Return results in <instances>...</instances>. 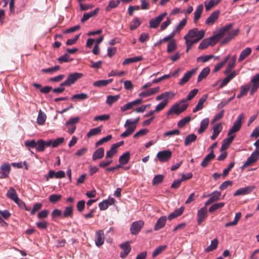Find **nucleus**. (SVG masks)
<instances>
[{
  "label": "nucleus",
  "mask_w": 259,
  "mask_h": 259,
  "mask_svg": "<svg viewBox=\"0 0 259 259\" xmlns=\"http://www.w3.org/2000/svg\"><path fill=\"white\" fill-rule=\"evenodd\" d=\"M232 24H228L215 32L213 34V37L215 38L217 42L223 39L221 44L224 45L237 35L239 32V29L238 28L232 29Z\"/></svg>",
  "instance_id": "nucleus-1"
},
{
  "label": "nucleus",
  "mask_w": 259,
  "mask_h": 259,
  "mask_svg": "<svg viewBox=\"0 0 259 259\" xmlns=\"http://www.w3.org/2000/svg\"><path fill=\"white\" fill-rule=\"evenodd\" d=\"M204 30H199L198 28H194L190 30L184 38L192 40V41L196 43L204 37Z\"/></svg>",
  "instance_id": "nucleus-2"
},
{
  "label": "nucleus",
  "mask_w": 259,
  "mask_h": 259,
  "mask_svg": "<svg viewBox=\"0 0 259 259\" xmlns=\"http://www.w3.org/2000/svg\"><path fill=\"white\" fill-rule=\"evenodd\" d=\"M25 146L29 150L30 148H35L37 152H42L45 150L44 141L39 139L37 141L34 140H27L25 142Z\"/></svg>",
  "instance_id": "nucleus-3"
},
{
  "label": "nucleus",
  "mask_w": 259,
  "mask_h": 259,
  "mask_svg": "<svg viewBox=\"0 0 259 259\" xmlns=\"http://www.w3.org/2000/svg\"><path fill=\"white\" fill-rule=\"evenodd\" d=\"M244 118V115L243 113L240 114L237 118L236 120L234 121L232 127L230 129L228 132V136H235L234 133L238 132L241 127L242 121Z\"/></svg>",
  "instance_id": "nucleus-4"
},
{
  "label": "nucleus",
  "mask_w": 259,
  "mask_h": 259,
  "mask_svg": "<svg viewBox=\"0 0 259 259\" xmlns=\"http://www.w3.org/2000/svg\"><path fill=\"white\" fill-rule=\"evenodd\" d=\"M244 118V115L243 113L240 114L237 118L236 120L234 121L232 127L230 129L228 132V136H235L234 133L238 132L241 127L242 121Z\"/></svg>",
  "instance_id": "nucleus-5"
},
{
  "label": "nucleus",
  "mask_w": 259,
  "mask_h": 259,
  "mask_svg": "<svg viewBox=\"0 0 259 259\" xmlns=\"http://www.w3.org/2000/svg\"><path fill=\"white\" fill-rule=\"evenodd\" d=\"M188 107V104L183 103L176 104L173 105L167 112V115H170L172 114L179 115L186 110Z\"/></svg>",
  "instance_id": "nucleus-6"
},
{
  "label": "nucleus",
  "mask_w": 259,
  "mask_h": 259,
  "mask_svg": "<svg viewBox=\"0 0 259 259\" xmlns=\"http://www.w3.org/2000/svg\"><path fill=\"white\" fill-rule=\"evenodd\" d=\"M83 76V74L79 72H74L69 74L66 79L63 82L67 87H70Z\"/></svg>",
  "instance_id": "nucleus-7"
},
{
  "label": "nucleus",
  "mask_w": 259,
  "mask_h": 259,
  "mask_svg": "<svg viewBox=\"0 0 259 259\" xmlns=\"http://www.w3.org/2000/svg\"><path fill=\"white\" fill-rule=\"evenodd\" d=\"M259 158V151L255 150L251 154V155L247 159L244 164L241 166L242 170H243L246 167L252 165L255 163Z\"/></svg>",
  "instance_id": "nucleus-8"
},
{
  "label": "nucleus",
  "mask_w": 259,
  "mask_h": 259,
  "mask_svg": "<svg viewBox=\"0 0 259 259\" xmlns=\"http://www.w3.org/2000/svg\"><path fill=\"white\" fill-rule=\"evenodd\" d=\"M80 120V118L78 116L70 118L66 122V126L68 128V133L71 135L75 131L76 126L75 124L77 123Z\"/></svg>",
  "instance_id": "nucleus-9"
},
{
  "label": "nucleus",
  "mask_w": 259,
  "mask_h": 259,
  "mask_svg": "<svg viewBox=\"0 0 259 259\" xmlns=\"http://www.w3.org/2000/svg\"><path fill=\"white\" fill-rule=\"evenodd\" d=\"M171 156L172 152L169 150L159 151L156 155L157 159L161 163L168 161L171 158Z\"/></svg>",
  "instance_id": "nucleus-10"
},
{
  "label": "nucleus",
  "mask_w": 259,
  "mask_h": 259,
  "mask_svg": "<svg viewBox=\"0 0 259 259\" xmlns=\"http://www.w3.org/2000/svg\"><path fill=\"white\" fill-rule=\"evenodd\" d=\"M6 196L13 200L16 203L20 206H21L22 204H24L23 202L19 198L15 189L12 187H10L7 192Z\"/></svg>",
  "instance_id": "nucleus-11"
},
{
  "label": "nucleus",
  "mask_w": 259,
  "mask_h": 259,
  "mask_svg": "<svg viewBox=\"0 0 259 259\" xmlns=\"http://www.w3.org/2000/svg\"><path fill=\"white\" fill-rule=\"evenodd\" d=\"M207 217V209L205 206H203L199 209L197 213V221L198 225L201 223L206 219Z\"/></svg>",
  "instance_id": "nucleus-12"
},
{
  "label": "nucleus",
  "mask_w": 259,
  "mask_h": 259,
  "mask_svg": "<svg viewBox=\"0 0 259 259\" xmlns=\"http://www.w3.org/2000/svg\"><path fill=\"white\" fill-rule=\"evenodd\" d=\"M166 15L167 13L164 12L155 18L151 19L149 21V27L152 28H156Z\"/></svg>",
  "instance_id": "nucleus-13"
},
{
  "label": "nucleus",
  "mask_w": 259,
  "mask_h": 259,
  "mask_svg": "<svg viewBox=\"0 0 259 259\" xmlns=\"http://www.w3.org/2000/svg\"><path fill=\"white\" fill-rule=\"evenodd\" d=\"M217 41L214 37H213V35L208 38L205 39L203 40L199 44L198 48L200 50H203L206 49L209 46H213L216 43Z\"/></svg>",
  "instance_id": "nucleus-14"
},
{
  "label": "nucleus",
  "mask_w": 259,
  "mask_h": 259,
  "mask_svg": "<svg viewBox=\"0 0 259 259\" xmlns=\"http://www.w3.org/2000/svg\"><path fill=\"white\" fill-rule=\"evenodd\" d=\"M144 225V222L141 220L133 223L130 228L131 233L134 235L137 234L140 231Z\"/></svg>",
  "instance_id": "nucleus-15"
},
{
  "label": "nucleus",
  "mask_w": 259,
  "mask_h": 259,
  "mask_svg": "<svg viewBox=\"0 0 259 259\" xmlns=\"http://www.w3.org/2000/svg\"><path fill=\"white\" fill-rule=\"evenodd\" d=\"M95 244L99 247L104 243L105 236L104 231L101 230L97 231L95 233Z\"/></svg>",
  "instance_id": "nucleus-16"
},
{
  "label": "nucleus",
  "mask_w": 259,
  "mask_h": 259,
  "mask_svg": "<svg viewBox=\"0 0 259 259\" xmlns=\"http://www.w3.org/2000/svg\"><path fill=\"white\" fill-rule=\"evenodd\" d=\"M251 88L250 94L252 95L259 88V73L254 75L250 80Z\"/></svg>",
  "instance_id": "nucleus-17"
},
{
  "label": "nucleus",
  "mask_w": 259,
  "mask_h": 259,
  "mask_svg": "<svg viewBox=\"0 0 259 259\" xmlns=\"http://www.w3.org/2000/svg\"><path fill=\"white\" fill-rule=\"evenodd\" d=\"M142 99H136L130 102H128L123 106L120 107V110L122 112H124L127 110H130L133 108L135 106L138 105L142 103Z\"/></svg>",
  "instance_id": "nucleus-18"
},
{
  "label": "nucleus",
  "mask_w": 259,
  "mask_h": 259,
  "mask_svg": "<svg viewBox=\"0 0 259 259\" xmlns=\"http://www.w3.org/2000/svg\"><path fill=\"white\" fill-rule=\"evenodd\" d=\"M255 186H249L244 188H241L237 190H236L233 195L234 196H239V195H244L250 193L251 191H252L255 189Z\"/></svg>",
  "instance_id": "nucleus-19"
},
{
  "label": "nucleus",
  "mask_w": 259,
  "mask_h": 259,
  "mask_svg": "<svg viewBox=\"0 0 259 259\" xmlns=\"http://www.w3.org/2000/svg\"><path fill=\"white\" fill-rule=\"evenodd\" d=\"M119 246L122 250L120 253V256L123 258H125L131 250V247L130 243L128 242H125L120 244Z\"/></svg>",
  "instance_id": "nucleus-20"
},
{
  "label": "nucleus",
  "mask_w": 259,
  "mask_h": 259,
  "mask_svg": "<svg viewBox=\"0 0 259 259\" xmlns=\"http://www.w3.org/2000/svg\"><path fill=\"white\" fill-rule=\"evenodd\" d=\"M159 91H160V88L158 87L153 88H151L146 91H143V92H141L139 94V96L141 98H146V97L152 96L156 93H158L159 92Z\"/></svg>",
  "instance_id": "nucleus-21"
},
{
  "label": "nucleus",
  "mask_w": 259,
  "mask_h": 259,
  "mask_svg": "<svg viewBox=\"0 0 259 259\" xmlns=\"http://www.w3.org/2000/svg\"><path fill=\"white\" fill-rule=\"evenodd\" d=\"M220 13V12L219 10H216L213 12L206 20L205 24L208 25H211L213 24L214 22L218 20Z\"/></svg>",
  "instance_id": "nucleus-22"
},
{
  "label": "nucleus",
  "mask_w": 259,
  "mask_h": 259,
  "mask_svg": "<svg viewBox=\"0 0 259 259\" xmlns=\"http://www.w3.org/2000/svg\"><path fill=\"white\" fill-rule=\"evenodd\" d=\"M196 71V69H193L190 71H187L183 76V77L180 80L179 84L180 85H183L186 82H187L192 76L195 74Z\"/></svg>",
  "instance_id": "nucleus-23"
},
{
  "label": "nucleus",
  "mask_w": 259,
  "mask_h": 259,
  "mask_svg": "<svg viewBox=\"0 0 259 259\" xmlns=\"http://www.w3.org/2000/svg\"><path fill=\"white\" fill-rule=\"evenodd\" d=\"M167 218L165 215L160 217L156 222L154 230L155 231H158L163 228L165 225Z\"/></svg>",
  "instance_id": "nucleus-24"
},
{
  "label": "nucleus",
  "mask_w": 259,
  "mask_h": 259,
  "mask_svg": "<svg viewBox=\"0 0 259 259\" xmlns=\"http://www.w3.org/2000/svg\"><path fill=\"white\" fill-rule=\"evenodd\" d=\"M1 171L2 172L0 178L4 179L9 176V173L11 170V167L8 163H4L1 166Z\"/></svg>",
  "instance_id": "nucleus-25"
},
{
  "label": "nucleus",
  "mask_w": 259,
  "mask_h": 259,
  "mask_svg": "<svg viewBox=\"0 0 259 259\" xmlns=\"http://www.w3.org/2000/svg\"><path fill=\"white\" fill-rule=\"evenodd\" d=\"M99 11V8H97L94 11L85 13L83 15L82 18L81 19V22L82 23H84L88 20H89L91 17L96 16Z\"/></svg>",
  "instance_id": "nucleus-26"
},
{
  "label": "nucleus",
  "mask_w": 259,
  "mask_h": 259,
  "mask_svg": "<svg viewBox=\"0 0 259 259\" xmlns=\"http://www.w3.org/2000/svg\"><path fill=\"white\" fill-rule=\"evenodd\" d=\"M228 137L224 139L221 148V151H223L228 149L235 138V136H228Z\"/></svg>",
  "instance_id": "nucleus-27"
},
{
  "label": "nucleus",
  "mask_w": 259,
  "mask_h": 259,
  "mask_svg": "<svg viewBox=\"0 0 259 259\" xmlns=\"http://www.w3.org/2000/svg\"><path fill=\"white\" fill-rule=\"evenodd\" d=\"M114 199L111 198L109 199L104 200L99 203V207L100 210H104L108 208L109 205H112L114 203Z\"/></svg>",
  "instance_id": "nucleus-28"
},
{
  "label": "nucleus",
  "mask_w": 259,
  "mask_h": 259,
  "mask_svg": "<svg viewBox=\"0 0 259 259\" xmlns=\"http://www.w3.org/2000/svg\"><path fill=\"white\" fill-rule=\"evenodd\" d=\"M215 157V155L213 153V151L211 150L210 152L207 154L203 159L201 163V165L203 167H206L209 163Z\"/></svg>",
  "instance_id": "nucleus-29"
},
{
  "label": "nucleus",
  "mask_w": 259,
  "mask_h": 259,
  "mask_svg": "<svg viewBox=\"0 0 259 259\" xmlns=\"http://www.w3.org/2000/svg\"><path fill=\"white\" fill-rule=\"evenodd\" d=\"M236 55H234L231 57V59L228 62L227 67L224 71L225 74H228L231 71L232 69L235 67L236 64Z\"/></svg>",
  "instance_id": "nucleus-30"
},
{
  "label": "nucleus",
  "mask_w": 259,
  "mask_h": 259,
  "mask_svg": "<svg viewBox=\"0 0 259 259\" xmlns=\"http://www.w3.org/2000/svg\"><path fill=\"white\" fill-rule=\"evenodd\" d=\"M207 98V95H204L202 98H201L196 107L193 109V112L195 113L203 108V104L206 101Z\"/></svg>",
  "instance_id": "nucleus-31"
},
{
  "label": "nucleus",
  "mask_w": 259,
  "mask_h": 259,
  "mask_svg": "<svg viewBox=\"0 0 259 259\" xmlns=\"http://www.w3.org/2000/svg\"><path fill=\"white\" fill-rule=\"evenodd\" d=\"M252 50L250 48L247 47L242 50L240 53L238 58V62H241L251 53Z\"/></svg>",
  "instance_id": "nucleus-32"
},
{
  "label": "nucleus",
  "mask_w": 259,
  "mask_h": 259,
  "mask_svg": "<svg viewBox=\"0 0 259 259\" xmlns=\"http://www.w3.org/2000/svg\"><path fill=\"white\" fill-rule=\"evenodd\" d=\"M184 210V207L183 206H182L180 208L176 209L175 211H174L172 212H171L168 215V219L169 220H171L178 217L180 216L183 213Z\"/></svg>",
  "instance_id": "nucleus-33"
},
{
  "label": "nucleus",
  "mask_w": 259,
  "mask_h": 259,
  "mask_svg": "<svg viewBox=\"0 0 259 259\" xmlns=\"http://www.w3.org/2000/svg\"><path fill=\"white\" fill-rule=\"evenodd\" d=\"M104 155V149L101 147L96 150L93 154L92 159L94 161L101 159Z\"/></svg>",
  "instance_id": "nucleus-34"
},
{
  "label": "nucleus",
  "mask_w": 259,
  "mask_h": 259,
  "mask_svg": "<svg viewBox=\"0 0 259 259\" xmlns=\"http://www.w3.org/2000/svg\"><path fill=\"white\" fill-rule=\"evenodd\" d=\"M203 10V6L202 4L198 5L194 12V22L196 23L200 19Z\"/></svg>",
  "instance_id": "nucleus-35"
},
{
  "label": "nucleus",
  "mask_w": 259,
  "mask_h": 259,
  "mask_svg": "<svg viewBox=\"0 0 259 259\" xmlns=\"http://www.w3.org/2000/svg\"><path fill=\"white\" fill-rule=\"evenodd\" d=\"M236 75L237 72L236 71H234L232 73H231L222 81V83L220 86V88H222L224 86L226 85L230 81L231 79H232L235 76H236Z\"/></svg>",
  "instance_id": "nucleus-36"
},
{
  "label": "nucleus",
  "mask_w": 259,
  "mask_h": 259,
  "mask_svg": "<svg viewBox=\"0 0 259 259\" xmlns=\"http://www.w3.org/2000/svg\"><path fill=\"white\" fill-rule=\"evenodd\" d=\"M222 0H210L204 2L205 10L206 11L217 6Z\"/></svg>",
  "instance_id": "nucleus-37"
},
{
  "label": "nucleus",
  "mask_w": 259,
  "mask_h": 259,
  "mask_svg": "<svg viewBox=\"0 0 259 259\" xmlns=\"http://www.w3.org/2000/svg\"><path fill=\"white\" fill-rule=\"evenodd\" d=\"M130 159V153L129 152H126L119 157V162L121 165H124L128 162Z\"/></svg>",
  "instance_id": "nucleus-38"
},
{
  "label": "nucleus",
  "mask_w": 259,
  "mask_h": 259,
  "mask_svg": "<svg viewBox=\"0 0 259 259\" xmlns=\"http://www.w3.org/2000/svg\"><path fill=\"white\" fill-rule=\"evenodd\" d=\"M209 124V118H206L203 119L200 123V126L198 130V133L199 134H201L203 132H204L205 130L207 128Z\"/></svg>",
  "instance_id": "nucleus-39"
},
{
  "label": "nucleus",
  "mask_w": 259,
  "mask_h": 259,
  "mask_svg": "<svg viewBox=\"0 0 259 259\" xmlns=\"http://www.w3.org/2000/svg\"><path fill=\"white\" fill-rule=\"evenodd\" d=\"M143 59V58L142 56H137L132 58H126L124 60V61L122 62L123 65H126L130 64H132L133 63L137 62L140 61H141Z\"/></svg>",
  "instance_id": "nucleus-40"
},
{
  "label": "nucleus",
  "mask_w": 259,
  "mask_h": 259,
  "mask_svg": "<svg viewBox=\"0 0 259 259\" xmlns=\"http://www.w3.org/2000/svg\"><path fill=\"white\" fill-rule=\"evenodd\" d=\"M210 68L208 67L203 68L198 76L197 81L200 82L206 78L210 73Z\"/></svg>",
  "instance_id": "nucleus-41"
},
{
  "label": "nucleus",
  "mask_w": 259,
  "mask_h": 259,
  "mask_svg": "<svg viewBox=\"0 0 259 259\" xmlns=\"http://www.w3.org/2000/svg\"><path fill=\"white\" fill-rule=\"evenodd\" d=\"M120 3V0H111L109 2L108 5L106 7V11L109 12L111 9L115 8L118 6Z\"/></svg>",
  "instance_id": "nucleus-42"
},
{
  "label": "nucleus",
  "mask_w": 259,
  "mask_h": 259,
  "mask_svg": "<svg viewBox=\"0 0 259 259\" xmlns=\"http://www.w3.org/2000/svg\"><path fill=\"white\" fill-rule=\"evenodd\" d=\"M102 130V126H99L96 128L91 129L87 133V136L88 138H90L92 136L99 135Z\"/></svg>",
  "instance_id": "nucleus-43"
},
{
  "label": "nucleus",
  "mask_w": 259,
  "mask_h": 259,
  "mask_svg": "<svg viewBox=\"0 0 259 259\" xmlns=\"http://www.w3.org/2000/svg\"><path fill=\"white\" fill-rule=\"evenodd\" d=\"M125 127L126 128V130L120 135V137L122 138L128 137L131 135H132L135 131V126H131V125H128L127 126Z\"/></svg>",
  "instance_id": "nucleus-44"
},
{
  "label": "nucleus",
  "mask_w": 259,
  "mask_h": 259,
  "mask_svg": "<svg viewBox=\"0 0 259 259\" xmlns=\"http://www.w3.org/2000/svg\"><path fill=\"white\" fill-rule=\"evenodd\" d=\"M231 56L230 55H227L223 61L222 62L217 64L214 68L213 72H218L219 70H220L223 66L226 63V62L228 61L229 59L230 58Z\"/></svg>",
  "instance_id": "nucleus-45"
},
{
  "label": "nucleus",
  "mask_w": 259,
  "mask_h": 259,
  "mask_svg": "<svg viewBox=\"0 0 259 259\" xmlns=\"http://www.w3.org/2000/svg\"><path fill=\"white\" fill-rule=\"evenodd\" d=\"M141 22L140 19L138 17H135L131 22L130 24V29L131 30H134L138 28L141 24Z\"/></svg>",
  "instance_id": "nucleus-46"
},
{
  "label": "nucleus",
  "mask_w": 259,
  "mask_h": 259,
  "mask_svg": "<svg viewBox=\"0 0 259 259\" xmlns=\"http://www.w3.org/2000/svg\"><path fill=\"white\" fill-rule=\"evenodd\" d=\"M197 139V136L194 134H191L187 136L185 139L184 144L185 145L187 146L191 144L192 142H194Z\"/></svg>",
  "instance_id": "nucleus-47"
},
{
  "label": "nucleus",
  "mask_w": 259,
  "mask_h": 259,
  "mask_svg": "<svg viewBox=\"0 0 259 259\" xmlns=\"http://www.w3.org/2000/svg\"><path fill=\"white\" fill-rule=\"evenodd\" d=\"M46 118L47 116L45 113L42 112L41 110H39L37 118V123L39 125H42L45 123Z\"/></svg>",
  "instance_id": "nucleus-48"
},
{
  "label": "nucleus",
  "mask_w": 259,
  "mask_h": 259,
  "mask_svg": "<svg viewBox=\"0 0 259 259\" xmlns=\"http://www.w3.org/2000/svg\"><path fill=\"white\" fill-rule=\"evenodd\" d=\"M112 79H109L107 80H100L97 81H95L94 83V85L95 87H104L111 83L112 81Z\"/></svg>",
  "instance_id": "nucleus-49"
},
{
  "label": "nucleus",
  "mask_w": 259,
  "mask_h": 259,
  "mask_svg": "<svg viewBox=\"0 0 259 259\" xmlns=\"http://www.w3.org/2000/svg\"><path fill=\"white\" fill-rule=\"evenodd\" d=\"M177 48L176 41L174 39L170 40L168 45L167 48V52L170 53L175 51Z\"/></svg>",
  "instance_id": "nucleus-50"
},
{
  "label": "nucleus",
  "mask_w": 259,
  "mask_h": 259,
  "mask_svg": "<svg viewBox=\"0 0 259 259\" xmlns=\"http://www.w3.org/2000/svg\"><path fill=\"white\" fill-rule=\"evenodd\" d=\"M73 217V207L72 206H67L65 208L63 213V218H72Z\"/></svg>",
  "instance_id": "nucleus-51"
},
{
  "label": "nucleus",
  "mask_w": 259,
  "mask_h": 259,
  "mask_svg": "<svg viewBox=\"0 0 259 259\" xmlns=\"http://www.w3.org/2000/svg\"><path fill=\"white\" fill-rule=\"evenodd\" d=\"M88 98V96L87 94L85 93H80L78 94H75L72 96L71 98V100L72 101L79 100H84Z\"/></svg>",
  "instance_id": "nucleus-52"
},
{
  "label": "nucleus",
  "mask_w": 259,
  "mask_h": 259,
  "mask_svg": "<svg viewBox=\"0 0 259 259\" xmlns=\"http://www.w3.org/2000/svg\"><path fill=\"white\" fill-rule=\"evenodd\" d=\"M221 193L218 191H215L209 195V199L213 202H215L220 199Z\"/></svg>",
  "instance_id": "nucleus-53"
},
{
  "label": "nucleus",
  "mask_w": 259,
  "mask_h": 259,
  "mask_svg": "<svg viewBox=\"0 0 259 259\" xmlns=\"http://www.w3.org/2000/svg\"><path fill=\"white\" fill-rule=\"evenodd\" d=\"M198 89H195L191 90L188 94L187 97L186 99H183L181 101L182 103H185L187 101H189L192 99L198 93Z\"/></svg>",
  "instance_id": "nucleus-54"
},
{
  "label": "nucleus",
  "mask_w": 259,
  "mask_h": 259,
  "mask_svg": "<svg viewBox=\"0 0 259 259\" xmlns=\"http://www.w3.org/2000/svg\"><path fill=\"white\" fill-rule=\"evenodd\" d=\"M166 245H161L156 248L152 253V257L155 258L161 253L166 249Z\"/></svg>",
  "instance_id": "nucleus-55"
},
{
  "label": "nucleus",
  "mask_w": 259,
  "mask_h": 259,
  "mask_svg": "<svg viewBox=\"0 0 259 259\" xmlns=\"http://www.w3.org/2000/svg\"><path fill=\"white\" fill-rule=\"evenodd\" d=\"M139 120L140 117H137L134 120L127 119L124 123V127H126L128 125H131V126H135L136 130L137 127V124L139 121Z\"/></svg>",
  "instance_id": "nucleus-56"
},
{
  "label": "nucleus",
  "mask_w": 259,
  "mask_h": 259,
  "mask_svg": "<svg viewBox=\"0 0 259 259\" xmlns=\"http://www.w3.org/2000/svg\"><path fill=\"white\" fill-rule=\"evenodd\" d=\"M167 104L168 101L166 100H164L155 107L154 111L158 113L162 111L167 106Z\"/></svg>",
  "instance_id": "nucleus-57"
},
{
  "label": "nucleus",
  "mask_w": 259,
  "mask_h": 259,
  "mask_svg": "<svg viewBox=\"0 0 259 259\" xmlns=\"http://www.w3.org/2000/svg\"><path fill=\"white\" fill-rule=\"evenodd\" d=\"M218 245V240L217 239H214L211 241V244L205 249L206 252H209L215 249Z\"/></svg>",
  "instance_id": "nucleus-58"
},
{
  "label": "nucleus",
  "mask_w": 259,
  "mask_h": 259,
  "mask_svg": "<svg viewBox=\"0 0 259 259\" xmlns=\"http://www.w3.org/2000/svg\"><path fill=\"white\" fill-rule=\"evenodd\" d=\"M119 95L108 96L106 100V103L109 105H111L113 103L116 102L119 98Z\"/></svg>",
  "instance_id": "nucleus-59"
},
{
  "label": "nucleus",
  "mask_w": 259,
  "mask_h": 259,
  "mask_svg": "<svg viewBox=\"0 0 259 259\" xmlns=\"http://www.w3.org/2000/svg\"><path fill=\"white\" fill-rule=\"evenodd\" d=\"M60 69V67L58 65L55 66L53 67L42 69L41 72L43 73H49L53 74L54 72H56Z\"/></svg>",
  "instance_id": "nucleus-60"
},
{
  "label": "nucleus",
  "mask_w": 259,
  "mask_h": 259,
  "mask_svg": "<svg viewBox=\"0 0 259 259\" xmlns=\"http://www.w3.org/2000/svg\"><path fill=\"white\" fill-rule=\"evenodd\" d=\"M225 205L224 202H219L213 204L209 208V211L210 212H213L216 210L223 207Z\"/></svg>",
  "instance_id": "nucleus-61"
},
{
  "label": "nucleus",
  "mask_w": 259,
  "mask_h": 259,
  "mask_svg": "<svg viewBox=\"0 0 259 259\" xmlns=\"http://www.w3.org/2000/svg\"><path fill=\"white\" fill-rule=\"evenodd\" d=\"M61 198L62 196L61 195L52 194L49 196V200L51 202L55 203L61 200Z\"/></svg>",
  "instance_id": "nucleus-62"
},
{
  "label": "nucleus",
  "mask_w": 259,
  "mask_h": 259,
  "mask_svg": "<svg viewBox=\"0 0 259 259\" xmlns=\"http://www.w3.org/2000/svg\"><path fill=\"white\" fill-rule=\"evenodd\" d=\"M163 176L162 175H156L152 180L153 185H156L161 183L163 181Z\"/></svg>",
  "instance_id": "nucleus-63"
},
{
  "label": "nucleus",
  "mask_w": 259,
  "mask_h": 259,
  "mask_svg": "<svg viewBox=\"0 0 259 259\" xmlns=\"http://www.w3.org/2000/svg\"><path fill=\"white\" fill-rule=\"evenodd\" d=\"M117 152V149L112 145L111 148L106 153V158H110L112 157Z\"/></svg>",
  "instance_id": "nucleus-64"
}]
</instances>
